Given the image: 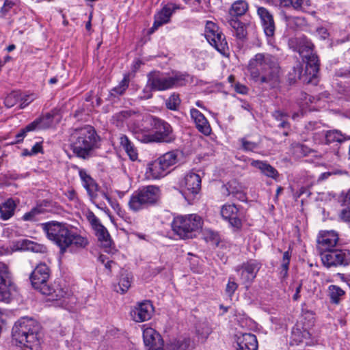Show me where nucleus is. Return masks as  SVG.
<instances>
[{"mask_svg": "<svg viewBox=\"0 0 350 350\" xmlns=\"http://www.w3.org/2000/svg\"><path fill=\"white\" fill-rule=\"evenodd\" d=\"M12 336L16 345L22 350H40L43 334L38 322L27 317H21L15 322Z\"/></svg>", "mask_w": 350, "mask_h": 350, "instance_id": "1", "label": "nucleus"}, {"mask_svg": "<svg viewBox=\"0 0 350 350\" xmlns=\"http://www.w3.org/2000/svg\"><path fill=\"white\" fill-rule=\"evenodd\" d=\"M51 275V270L44 262L38 264L29 276L32 286L38 290L42 294L48 297L49 301H60L63 305L65 298L69 295L68 288L65 284L54 282L48 284L47 282Z\"/></svg>", "mask_w": 350, "mask_h": 350, "instance_id": "2", "label": "nucleus"}, {"mask_svg": "<svg viewBox=\"0 0 350 350\" xmlns=\"http://www.w3.org/2000/svg\"><path fill=\"white\" fill-rule=\"evenodd\" d=\"M248 70L252 79L270 88L280 83V67L270 57L258 53L250 61Z\"/></svg>", "mask_w": 350, "mask_h": 350, "instance_id": "3", "label": "nucleus"}, {"mask_svg": "<svg viewBox=\"0 0 350 350\" xmlns=\"http://www.w3.org/2000/svg\"><path fill=\"white\" fill-rule=\"evenodd\" d=\"M99 142L100 137L94 127L87 125L74 131L70 137V147L77 157L88 159L99 148Z\"/></svg>", "mask_w": 350, "mask_h": 350, "instance_id": "4", "label": "nucleus"}, {"mask_svg": "<svg viewBox=\"0 0 350 350\" xmlns=\"http://www.w3.org/2000/svg\"><path fill=\"white\" fill-rule=\"evenodd\" d=\"M172 76H167L159 71H152L148 74V81L143 90L142 99L152 98V91H165L176 87L183 86L188 82L189 75L186 73L176 72Z\"/></svg>", "mask_w": 350, "mask_h": 350, "instance_id": "5", "label": "nucleus"}, {"mask_svg": "<svg viewBox=\"0 0 350 350\" xmlns=\"http://www.w3.org/2000/svg\"><path fill=\"white\" fill-rule=\"evenodd\" d=\"M159 198V187L148 185L135 191L131 196L128 204L132 211L138 212L156 205Z\"/></svg>", "mask_w": 350, "mask_h": 350, "instance_id": "6", "label": "nucleus"}, {"mask_svg": "<svg viewBox=\"0 0 350 350\" xmlns=\"http://www.w3.org/2000/svg\"><path fill=\"white\" fill-rule=\"evenodd\" d=\"M202 219L196 214L179 215L174 217L172 228L180 239H193L202 227Z\"/></svg>", "mask_w": 350, "mask_h": 350, "instance_id": "7", "label": "nucleus"}, {"mask_svg": "<svg viewBox=\"0 0 350 350\" xmlns=\"http://www.w3.org/2000/svg\"><path fill=\"white\" fill-rule=\"evenodd\" d=\"M62 232L57 245L62 254H64L67 250L75 252L85 248L88 244V239L79 234L77 229L71 225L67 224Z\"/></svg>", "mask_w": 350, "mask_h": 350, "instance_id": "8", "label": "nucleus"}, {"mask_svg": "<svg viewBox=\"0 0 350 350\" xmlns=\"http://www.w3.org/2000/svg\"><path fill=\"white\" fill-rule=\"evenodd\" d=\"M150 125L154 133L144 135L143 142L171 143L175 140L176 136L173 129L167 122L157 117H152Z\"/></svg>", "mask_w": 350, "mask_h": 350, "instance_id": "9", "label": "nucleus"}, {"mask_svg": "<svg viewBox=\"0 0 350 350\" xmlns=\"http://www.w3.org/2000/svg\"><path fill=\"white\" fill-rule=\"evenodd\" d=\"M248 5L243 0L234 1L229 10L230 18L228 23L233 35L240 41H244L247 36L246 24L241 21L238 17L243 15L247 10Z\"/></svg>", "mask_w": 350, "mask_h": 350, "instance_id": "10", "label": "nucleus"}, {"mask_svg": "<svg viewBox=\"0 0 350 350\" xmlns=\"http://www.w3.org/2000/svg\"><path fill=\"white\" fill-rule=\"evenodd\" d=\"M292 49L299 53L306 63V73L317 77L319 71V59L314 52V45H293Z\"/></svg>", "mask_w": 350, "mask_h": 350, "instance_id": "11", "label": "nucleus"}, {"mask_svg": "<svg viewBox=\"0 0 350 350\" xmlns=\"http://www.w3.org/2000/svg\"><path fill=\"white\" fill-rule=\"evenodd\" d=\"M321 258L323 265L327 268L347 267L350 265V250L335 248L321 252Z\"/></svg>", "mask_w": 350, "mask_h": 350, "instance_id": "12", "label": "nucleus"}, {"mask_svg": "<svg viewBox=\"0 0 350 350\" xmlns=\"http://www.w3.org/2000/svg\"><path fill=\"white\" fill-rule=\"evenodd\" d=\"M261 267V263L256 260L251 259L238 265L235 271L239 275L241 283L248 288L254 282Z\"/></svg>", "mask_w": 350, "mask_h": 350, "instance_id": "13", "label": "nucleus"}, {"mask_svg": "<svg viewBox=\"0 0 350 350\" xmlns=\"http://www.w3.org/2000/svg\"><path fill=\"white\" fill-rule=\"evenodd\" d=\"M221 215L232 228L236 230L241 228L243 213L237 206L234 204L223 205L221 209Z\"/></svg>", "mask_w": 350, "mask_h": 350, "instance_id": "14", "label": "nucleus"}, {"mask_svg": "<svg viewBox=\"0 0 350 350\" xmlns=\"http://www.w3.org/2000/svg\"><path fill=\"white\" fill-rule=\"evenodd\" d=\"M12 283L8 266L0 262V301L10 302L11 299Z\"/></svg>", "mask_w": 350, "mask_h": 350, "instance_id": "15", "label": "nucleus"}, {"mask_svg": "<svg viewBox=\"0 0 350 350\" xmlns=\"http://www.w3.org/2000/svg\"><path fill=\"white\" fill-rule=\"evenodd\" d=\"M67 224L57 221H51L41 224L43 231L46 233V237L56 245L60 238L62 232L65 230Z\"/></svg>", "mask_w": 350, "mask_h": 350, "instance_id": "16", "label": "nucleus"}, {"mask_svg": "<svg viewBox=\"0 0 350 350\" xmlns=\"http://www.w3.org/2000/svg\"><path fill=\"white\" fill-rule=\"evenodd\" d=\"M154 312V307L149 300L138 303L131 311L133 319L136 322H144L150 319Z\"/></svg>", "mask_w": 350, "mask_h": 350, "instance_id": "17", "label": "nucleus"}, {"mask_svg": "<svg viewBox=\"0 0 350 350\" xmlns=\"http://www.w3.org/2000/svg\"><path fill=\"white\" fill-rule=\"evenodd\" d=\"M313 325V321H309L308 324L297 323L292 328L290 336V345H298L303 342L304 339L310 337L308 328Z\"/></svg>", "mask_w": 350, "mask_h": 350, "instance_id": "18", "label": "nucleus"}, {"mask_svg": "<svg viewBox=\"0 0 350 350\" xmlns=\"http://www.w3.org/2000/svg\"><path fill=\"white\" fill-rule=\"evenodd\" d=\"M180 9V6L173 3L165 5L162 9L154 16V21L152 27V30L157 29L159 27L170 21V18L176 10Z\"/></svg>", "mask_w": 350, "mask_h": 350, "instance_id": "19", "label": "nucleus"}, {"mask_svg": "<svg viewBox=\"0 0 350 350\" xmlns=\"http://www.w3.org/2000/svg\"><path fill=\"white\" fill-rule=\"evenodd\" d=\"M338 239V234L334 230L323 232L317 238L318 249L320 252L334 250Z\"/></svg>", "mask_w": 350, "mask_h": 350, "instance_id": "20", "label": "nucleus"}, {"mask_svg": "<svg viewBox=\"0 0 350 350\" xmlns=\"http://www.w3.org/2000/svg\"><path fill=\"white\" fill-rule=\"evenodd\" d=\"M204 36L208 44H228L219 27L212 21H206Z\"/></svg>", "mask_w": 350, "mask_h": 350, "instance_id": "21", "label": "nucleus"}, {"mask_svg": "<svg viewBox=\"0 0 350 350\" xmlns=\"http://www.w3.org/2000/svg\"><path fill=\"white\" fill-rule=\"evenodd\" d=\"M237 350H257L258 342L254 334L241 333L236 335Z\"/></svg>", "mask_w": 350, "mask_h": 350, "instance_id": "22", "label": "nucleus"}, {"mask_svg": "<svg viewBox=\"0 0 350 350\" xmlns=\"http://www.w3.org/2000/svg\"><path fill=\"white\" fill-rule=\"evenodd\" d=\"M265 35L272 37L275 31V23L272 14L265 8L260 7L257 10Z\"/></svg>", "mask_w": 350, "mask_h": 350, "instance_id": "23", "label": "nucleus"}, {"mask_svg": "<svg viewBox=\"0 0 350 350\" xmlns=\"http://www.w3.org/2000/svg\"><path fill=\"white\" fill-rule=\"evenodd\" d=\"M196 343L189 336H182L170 340L166 345L167 350H192Z\"/></svg>", "mask_w": 350, "mask_h": 350, "instance_id": "24", "label": "nucleus"}, {"mask_svg": "<svg viewBox=\"0 0 350 350\" xmlns=\"http://www.w3.org/2000/svg\"><path fill=\"white\" fill-rule=\"evenodd\" d=\"M79 175L83 187L86 189L91 200L97 197L98 185L84 169H79Z\"/></svg>", "mask_w": 350, "mask_h": 350, "instance_id": "25", "label": "nucleus"}, {"mask_svg": "<svg viewBox=\"0 0 350 350\" xmlns=\"http://www.w3.org/2000/svg\"><path fill=\"white\" fill-rule=\"evenodd\" d=\"M317 77L307 75L306 73V69L304 72L302 66L300 64H297L294 66L288 73V80L290 81V83H294L297 79H300L304 83H316Z\"/></svg>", "mask_w": 350, "mask_h": 350, "instance_id": "26", "label": "nucleus"}, {"mask_svg": "<svg viewBox=\"0 0 350 350\" xmlns=\"http://www.w3.org/2000/svg\"><path fill=\"white\" fill-rule=\"evenodd\" d=\"M169 172L157 159L148 164L146 176L148 179H159L166 176Z\"/></svg>", "mask_w": 350, "mask_h": 350, "instance_id": "27", "label": "nucleus"}, {"mask_svg": "<svg viewBox=\"0 0 350 350\" xmlns=\"http://www.w3.org/2000/svg\"><path fill=\"white\" fill-rule=\"evenodd\" d=\"M190 114L198 130L204 135H208L211 132V128L204 114L194 108L190 110Z\"/></svg>", "mask_w": 350, "mask_h": 350, "instance_id": "28", "label": "nucleus"}, {"mask_svg": "<svg viewBox=\"0 0 350 350\" xmlns=\"http://www.w3.org/2000/svg\"><path fill=\"white\" fill-rule=\"evenodd\" d=\"M55 114V111H52L36 118L32 122L27 124V130L46 129L49 128L53 124Z\"/></svg>", "mask_w": 350, "mask_h": 350, "instance_id": "29", "label": "nucleus"}, {"mask_svg": "<svg viewBox=\"0 0 350 350\" xmlns=\"http://www.w3.org/2000/svg\"><path fill=\"white\" fill-rule=\"evenodd\" d=\"M186 190L193 195L198 193L201 189V178L199 174L191 172L185 177Z\"/></svg>", "mask_w": 350, "mask_h": 350, "instance_id": "30", "label": "nucleus"}, {"mask_svg": "<svg viewBox=\"0 0 350 350\" xmlns=\"http://www.w3.org/2000/svg\"><path fill=\"white\" fill-rule=\"evenodd\" d=\"M51 206V202L43 200L36 207L31 208L29 212L25 213L22 219L24 221H35L38 215L50 211Z\"/></svg>", "mask_w": 350, "mask_h": 350, "instance_id": "31", "label": "nucleus"}, {"mask_svg": "<svg viewBox=\"0 0 350 350\" xmlns=\"http://www.w3.org/2000/svg\"><path fill=\"white\" fill-rule=\"evenodd\" d=\"M143 339L146 347H154L158 345H163L160 334L151 327H148L144 330Z\"/></svg>", "mask_w": 350, "mask_h": 350, "instance_id": "32", "label": "nucleus"}, {"mask_svg": "<svg viewBox=\"0 0 350 350\" xmlns=\"http://www.w3.org/2000/svg\"><path fill=\"white\" fill-rule=\"evenodd\" d=\"M19 200L16 201L10 198L0 204V218L6 221L11 218L14 214Z\"/></svg>", "mask_w": 350, "mask_h": 350, "instance_id": "33", "label": "nucleus"}, {"mask_svg": "<svg viewBox=\"0 0 350 350\" xmlns=\"http://www.w3.org/2000/svg\"><path fill=\"white\" fill-rule=\"evenodd\" d=\"M321 137L325 138V143L329 144L333 142L342 143L347 139H350V136L342 134L338 130H331L325 131L323 130Z\"/></svg>", "mask_w": 350, "mask_h": 350, "instance_id": "34", "label": "nucleus"}, {"mask_svg": "<svg viewBox=\"0 0 350 350\" xmlns=\"http://www.w3.org/2000/svg\"><path fill=\"white\" fill-rule=\"evenodd\" d=\"M251 165L258 169L266 176L276 179L278 176V172L267 162L253 160Z\"/></svg>", "mask_w": 350, "mask_h": 350, "instance_id": "35", "label": "nucleus"}, {"mask_svg": "<svg viewBox=\"0 0 350 350\" xmlns=\"http://www.w3.org/2000/svg\"><path fill=\"white\" fill-rule=\"evenodd\" d=\"M119 140L121 147L125 150L130 159L136 161L138 158L137 150L128 137L125 135H121Z\"/></svg>", "mask_w": 350, "mask_h": 350, "instance_id": "36", "label": "nucleus"}, {"mask_svg": "<svg viewBox=\"0 0 350 350\" xmlns=\"http://www.w3.org/2000/svg\"><path fill=\"white\" fill-rule=\"evenodd\" d=\"M98 240L100 242L102 246L106 249H109L111 246L112 241L110 234L107 228L103 226H98L94 230Z\"/></svg>", "mask_w": 350, "mask_h": 350, "instance_id": "37", "label": "nucleus"}, {"mask_svg": "<svg viewBox=\"0 0 350 350\" xmlns=\"http://www.w3.org/2000/svg\"><path fill=\"white\" fill-rule=\"evenodd\" d=\"M178 152L176 151H170L165 153L159 157L158 159L161 161V163L167 171H170V167L175 165L178 161Z\"/></svg>", "mask_w": 350, "mask_h": 350, "instance_id": "38", "label": "nucleus"}, {"mask_svg": "<svg viewBox=\"0 0 350 350\" xmlns=\"http://www.w3.org/2000/svg\"><path fill=\"white\" fill-rule=\"evenodd\" d=\"M21 245L24 249L35 253L44 254L47 252V247L44 245L28 239L23 240Z\"/></svg>", "mask_w": 350, "mask_h": 350, "instance_id": "39", "label": "nucleus"}, {"mask_svg": "<svg viewBox=\"0 0 350 350\" xmlns=\"http://www.w3.org/2000/svg\"><path fill=\"white\" fill-rule=\"evenodd\" d=\"M344 295L345 291L339 286L331 285L329 287V295L332 303L338 304Z\"/></svg>", "mask_w": 350, "mask_h": 350, "instance_id": "40", "label": "nucleus"}, {"mask_svg": "<svg viewBox=\"0 0 350 350\" xmlns=\"http://www.w3.org/2000/svg\"><path fill=\"white\" fill-rule=\"evenodd\" d=\"M129 84V78L128 76L125 75L122 80L120 82L118 85L113 88L111 92V96H116L122 95L125 90L128 88Z\"/></svg>", "mask_w": 350, "mask_h": 350, "instance_id": "41", "label": "nucleus"}, {"mask_svg": "<svg viewBox=\"0 0 350 350\" xmlns=\"http://www.w3.org/2000/svg\"><path fill=\"white\" fill-rule=\"evenodd\" d=\"M131 116V111L122 110L115 113L112 116V122L117 126H121L130 116Z\"/></svg>", "mask_w": 350, "mask_h": 350, "instance_id": "42", "label": "nucleus"}, {"mask_svg": "<svg viewBox=\"0 0 350 350\" xmlns=\"http://www.w3.org/2000/svg\"><path fill=\"white\" fill-rule=\"evenodd\" d=\"M21 99V93L18 91H12L5 98L4 104L6 107H14Z\"/></svg>", "mask_w": 350, "mask_h": 350, "instance_id": "43", "label": "nucleus"}, {"mask_svg": "<svg viewBox=\"0 0 350 350\" xmlns=\"http://www.w3.org/2000/svg\"><path fill=\"white\" fill-rule=\"evenodd\" d=\"M305 129L307 131H312L314 133V137L316 139L317 137H319L321 138V133H323L322 125L320 122H309L306 126Z\"/></svg>", "mask_w": 350, "mask_h": 350, "instance_id": "44", "label": "nucleus"}, {"mask_svg": "<svg viewBox=\"0 0 350 350\" xmlns=\"http://www.w3.org/2000/svg\"><path fill=\"white\" fill-rule=\"evenodd\" d=\"M211 332V328L207 325H203L196 330L198 341L204 342Z\"/></svg>", "mask_w": 350, "mask_h": 350, "instance_id": "45", "label": "nucleus"}, {"mask_svg": "<svg viewBox=\"0 0 350 350\" xmlns=\"http://www.w3.org/2000/svg\"><path fill=\"white\" fill-rule=\"evenodd\" d=\"M226 191V195L234 196L242 188V186L235 180L230 181L227 185L224 186Z\"/></svg>", "mask_w": 350, "mask_h": 350, "instance_id": "46", "label": "nucleus"}, {"mask_svg": "<svg viewBox=\"0 0 350 350\" xmlns=\"http://www.w3.org/2000/svg\"><path fill=\"white\" fill-rule=\"evenodd\" d=\"M180 103L178 94H172L166 100V107L170 110H176Z\"/></svg>", "mask_w": 350, "mask_h": 350, "instance_id": "47", "label": "nucleus"}, {"mask_svg": "<svg viewBox=\"0 0 350 350\" xmlns=\"http://www.w3.org/2000/svg\"><path fill=\"white\" fill-rule=\"evenodd\" d=\"M238 288V284L235 282L234 277L230 276L228 278V282L226 284V287L225 289L226 294L230 297H232V296L234 295V292L237 291Z\"/></svg>", "mask_w": 350, "mask_h": 350, "instance_id": "48", "label": "nucleus"}, {"mask_svg": "<svg viewBox=\"0 0 350 350\" xmlns=\"http://www.w3.org/2000/svg\"><path fill=\"white\" fill-rule=\"evenodd\" d=\"M241 144V148L245 151H253L258 148V144L247 140L245 138L239 139Z\"/></svg>", "mask_w": 350, "mask_h": 350, "instance_id": "49", "label": "nucleus"}, {"mask_svg": "<svg viewBox=\"0 0 350 350\" xmlns=\"http://www.w3.org/2000/svg\"><path fill=\"white\" fill-rule=\"evenodd\" d=\"M131 286V281L128 276L124 277L120 280L119 287L121 291V293H126L129 287Z\"/></svg>", "mask_w": 350, "mask_h": 350, "instance_id": "50", "label": "nucleus"}, {"mask_svg": "<svg viewBox=\"0 0 350 350\" xmlns=\"http://www.w3.org/2000/svg\"><path fill=\"white\" fill-rule=\"evenodd\" d=\"M88 219L94 230H96V228H98V226H100L103 225L100 223L99 219L92 212H90L88 214Z\"/></svg>", "mask_w": 350, "mask_h": 350, "instance_id": "51", "label": "nucleus"}, {"mask_svg": "<svg viewBox=\"0 0 350 350\" xmlns=\"http://www.w3.org/2000/svg\"><path fill=\"white\" fill-rule=\"evenodd\" d=\"M14 3L10 0H5L3 5L1 8L0 14L4 16L10 11V10L14 5Z\"/></svg>", "mask_w": 350, "mask_h": 350, "instance_id": "52", "label": "nucleus"}, {"mask_svg": "<svg viewBox=\"0 0 350 350\" xmlns=\"http://www.w3.org/2000/svg\"><path fill=\"white\" fill-rule=\"evenodd\" d=\"M215 50H217L224 57H229L230 49L228 45H211Z\"/></svg>", "mask_w": 350, "mask_h": 350, "instance_id": "53", "label": "nucleus"}, {"mask_svg": "<svg viewBox=\"0 0 350 350\" xmlns=\"http://www.w3.org/2000/svg\"><path fill=\"white\" fill-rule=\"evenodd\" d=\"M291 257V252L288 250L283 254L281 267H289L290 260Z\"/></svg>", "mask_w": 350, "mask_h": 350, "instance_id": "54", "label": "nucleus"}, {"mask_svg": "<svg viewBox=\"0 0 350 350\" xmlns=\"http://www.w3.org/2000/svg\"><path fill=\"white\" fill-rule=\"evenodd\" d=\"M342 210L340 217L342 220L346 222H350V206Z\"/></svg>", "mask_w": 350, "mask_h": 350, "instance_id": "55", "label": "nucleus"}, {"mask_svg": "<svg viewBox=\"0 0 350 350\" xmlns=\"http://www.w3.org/2000/svg\"><path fill=\"white\" fill-rule=\"evenodd\" d=\"M273 117L278 122L283 120V119L288 118V115L280 110L275 111L273 114Z\"/></svg>", "mask_w": 350, "mask_h": 350, "instance_id": "56", "label": "nucleus"}, {"mask_svg": "<svg viewBox=\"0 0 350 350\" xmlns=\"http://www.w3.org/2000/svg\"><path fill=\"white\" fill-rule=\"evenodd\" d=\"M317 35L320 37L321 40L325 41L329 37V34L327 29L321 27L317 29Z\"/></svg>", "mask_w": 350, "mask_h": 350, "instance_id": "57", "label": "nucleus"}, {"mask_svg": "<svg viewBox=\"0 0 350 350\" xmlns=\"http://www.w3.org/2000/svg\"><path fill=\"white\" fill-rule=\"evenodd\" d=\"M234 90L239 94H246L248 92V88L240 83H234Z\"/></svg>", "mask_w": 350, "mask_h": 350, "instance_id": "58", "label": "nucleus"}, {"mask_svg": "<svg viewBox=\"0 0 350 350\" xmlns=\"http://www.w3.org/2000/svg\"><path fill=\"white\" fill-rule=\"evenodd\" d=\"M27 125L25 128L21 129V131L16 135L17 143H19L20 142H21L23 139L24 137L25 136V135L27 132L33 131V130H29V129L27 130Z\"/></svg>", "mask_w": 350, "mask_h": 350, "instance_id": "59", "label": "nucleus"}, {"mask_svg": "<svg viewBox=\"0 0 350 350\" xmlns=\"http://www.w3.org/2000/svg\"><path fill=\"white\" fill-rule=\"evenodd\" d=\"M31 154L36 155L38 153H42V142H36L31 149Z\"/></svg>", "mask_w": 350, "mask_h": 350, "instance_id": "60", "label": "nucleus"}, {"mask_svg": "<svg viewBox=\"0 0 350 350\" xmlns=\"http://www.w3.org/2000/svg\"><path fill=\"white\" fill-rule=\"evenodd\" d=\"M297 148L304 156L308 155L310 152V149L304 144H298Z\"/></svg>", "mask_w": 350, "mask_h": 350, "instance_id": "61", "label": "nucleus"}, {"mask_svg": "<svg viewBox=\"0 0 350 350\" xmlns=\"http://www.w3.org/2000/svg\"><path fill=\"white\" fill-rule=\"evenodd\" d=\"M233 197L241 202H245L247 199L245 193L244 192L243 187Z\"/></svg>", "mask_w": 350, "mask_h": 350, "instance_id": "62", "label": "nucleus"}, {"mask_svg": "<svg viewBox=\"0 0 350 350\" xmlns=\"http://www.w3.org/2000/svg\"><path fill=\"white\" fill-rule=\"evenodd\" d=\"M305 1L306 0H292L291 6L295 10L301 9Z\"/></svg>", "mask_w": 350, "mask_h": 350, "instance_id": "63", "label": "nucleus"}, {"mask_svg": "<svg viewBox=\"0 0 350 350\" xmlns=\"http://www.w3.org/2000/svg\"><path fill=\"white\" fill-rule=\"evenodd\" d=\"M342 203L345 206H350V189L344 195Z\"/></svg>", "mask_w": 350, "mask_h": 350, "instance_id": "64", "label": "nucleus"}]
</instances>
